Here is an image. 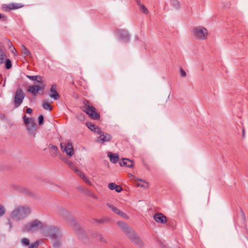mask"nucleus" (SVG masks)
<instances>
[{
  "mask_svg": "<svg viewBox=\"0 0 248 248\" xmlns=\"http://www.w3.org/2000/svg\"><path fill=\"white\" fill-rule=\"evenodd\" d=\"M116 33L119 39L124 42H128L130 38V35L127 31L124 30H119L117 31Z\"/></svg>",
  "mask_w": 248,
  "mask_h": 248,
  "instance_id": "nucleus-10",
  "label": "nucleus"
},
{
  "mask_svg": "<svg viewBox=\"0 0 248 248\" xmlns=\"http://www.w3.org/2000/svg\"><path fill=\"white\" fill-rule=\"evenodd\" d=\"M5 63V68L7 69H9L12 67V62L9 59H5V61L4 62Z\"/></svg>",
  "mask_w": 248,
  "mask_h": 248,
  "instance_id": "nucleus-32",
  "label": "nucleus"
},
{
  "mask_svg": "<svg viewBox=\"0 0 248 248\" xmlns=\"http://www.w3.org/2000/svg\"><path fill=\"white\" fill-rule=\"evenodd\" d=\"M132 241L134 244L140 247V248L143 247L144 246L143 242L138 235L136 236Z\"/></svg>",
  "mask_w": 248,
  "mask_h": 248,
  "instance_id": "nucleus-20",
  "label": "nucleus"
},
{
  "mask_svg": "<svg viewBox=\"0 0 248 248\" xmlns=\"http://www.w3.org/2000/svg\"><path fill=\"white\" fill-rule=\"evenodd\" d=\"M75 172L81 178H82V175H85L82 171H81L78 168H75Z\"/></svg>",
  "mask_w": 248,
  "mask_h": 248,
  "instance_id": "nucleus-38",
  "label": "nucleus"
},
{
  "mask_svg": "<svg viewBox=\"0 0 248 248\" xmlns=\"http://www.w3.org/2000/svg\"><path fill=\"white\" fill-rule=\"evenodd\" d=\"M59 214L66 219L77 232H80L81 228L77 221L71 216L70 214L66 209L60 208L58 209Z\"/></svg>",
  "mask_w": 248,
  "mask_h": 248,
  "instance_id": "nucleus-2",
  "label": "nucleus"
},
{
  "mask_svg": "<svg viewBox=\"0 0 248 248\" xmlns=\"http://www.w3.org/2000/svg\"><path fill=\"white\" fill-rule=\"evenodd\" d=\"M94 132L99 134L100 136L101 135V134L103 133V132L102 131L101 129L98 126H97V127L96 128V130H95Z\"/></svg>",
  "mask_w": 248,
  "mask_h": 248,
  "instance_id": "nucleus-51",
  "label": "nucleus"
},
{
  "mask_svg": "<svg viewBox=\"0 0 248 248\" xmlns=\"http://www.w3.org/2000/svg\"><path fill=\"white\" fill-rule=\"evenodd\" d=\"M108 187L110 190H115L118 193L121 192L123 190V188L121 186L117 185L113 183H109Z\"/></svg>",
  "mask_w": 248,
  "mask_h": 248,
  "instance_id": "nucleus-17",
  "label": "nucleus"
},
{
  "mask_svg": "<svg viewBox=\"0 0 248 248\" xmlns=\"http://www.w3.org/2000/svg\"><path fill=\"white\" fill-rule=\"evenodd\" d=\"M154 220L157 223L164 224L167 222V218L162 213H156L154 216Z\"/></svg>",
  "mask_w": 248,
  "mask_h": 248,
  "instance_id": "nucleus-11",
  "label": "nucleus"
},
{
  "mask_svg": "<svg viewBox=\"0 0 248 248\" xmlns=\"http://www.w3.org/2000/svg\"><path fill=\"white\" fill-rule=\"evenodd\" d=\"M82 178H81L83 181L85 182L88 185H91V182L90 181L88 178L85 175H82Z\"/></svg>",
  "mask_w": 248,
  "mask_h": 248,
  "instance_id": "nucleus-35",
  "label": "nucleus"
},
{
  "mask_svg": "<svg viewBox=\"0 0 248 248\" xmlns=\"http://www.w3.org/2000/svg\"><path fill=\"white\" fill-rule=\"evenodd\" d=\"M108 207L114 213L118 214H119L120 210H119L118 208L114 206L113 205L110 204L109 203H107Z\"/></svg>",
  "mask_w": 248,
  "mask_h": 248,
  "instance_id": "nucleus-27",
  "label": "nucleus"
},
{
  "mask_svg": "<svg viewBox=\"0 0 248 248\" xmlns=\"http://www.w3.org/2000/svg\"><path fill=\"white\" fill-rule=\"evenodd\" d=\"M22 53L24 55H31V53L28 49L24 46H22Z\"/></svg>",
  "mask_w": 248,
  "mask_h": 248,
  "instance_id": "nucleus-31",
  "label": "nucleus"
},
{
  "mask_svg": "<svg viewBox=\"0 0 248 248\" xmlns=\"http://www.w3.org/2000/svg\"><path fill=\"white\" fill-rule=\"evenodd\" d=\"M67 164H68L69 166L73 169L74 171L75 170V168H77L75 164L70 161H67Z\"/></svg>",
  "mask_w": 248,
  "mask_h": 248,
  "instance_id": "nucleus-42",
  "label": "nucleus"
},
{
  "mask_svg": "<svg viewBox=\"0 0 248 248\" xmlns=\"http://www.w3.org/2000/svg\"><path fill=\"white\" fill-rule=\"evenodd\" d=\"M117 215H119L120 216L123 217V218H128V216L127 215L125 214L123 212H122V211H120L119 214H118Z\"/></svg>",
  "mask_w": 248,
  "mask_h": 248,
  "instance_id": "nucleus-45",
  "label": "nucleus"
},
{
  "mask_svg": "<svg viewBox=\"0 0 248 248\" xmlns=\"http://www.w3.org/2000/svg\"><path fill=\"white\" fill-rule=\"evenodd\" d=\"M31 213V208L28 206H20L12 212L11 217L13 219L20 220L25 218Z\"/></svg>",
  "mask_w": 248,
  "mask_h": 248,
  "instance_id": "nucleus-1",
  "label": "nucleus"
},
{
  "mask_svg": "<svg viewBox=\"0 0 248 248\" xmlns=\"http://www.w3.org/2000/svg\"><path fill=\"white\" fill-rule=\"evenodd\" d=\"M6 40L8 42V47L9 49H13L14 50H15V51H16V50L15 49V48L13 46V45H12V42H11V41L9 40V39H8L7 38H6Z\"/></svg>",
  "mask_w": 248,
  "mask_h": 248,
  "instance_id": "nucleus-41",
  "label": "nucleus"
},
{
  "mask_svg": "<svg viewBox=\"0 0 248 248\" xmlns=\"http://www.w3.org/2000/svg\"><path fill=\"white\" fill-rule=\"evenodd\" d=\"M5 6L9 10H11L22 8L24 6V5L19 3H11L8 5H5Z\"/></svg>",
  "mask_w": 248,
  "mask_h": 248,
  "instance_id": "nucleus-15",
  "label": "nucleus"
},
{
  "mask_svg": "<svg viewBox=\"0 0 248 248\" xmlns=\"http://www.w3.org/2000/svg\"><path fill=\"white\" fill-rule=\"evenodd\" d=\"M100 140L102 143H104L106 141H109L111 139V136L109 134L105 133L103 132L100 137Z\"/></svg>",
  "mask_w": 248,
  "mask_h": 248,
  "instance_id": "nucleus-18",
  "label": "nucleus"
},
{
  "mask_svg": "<svg viewBox=\"0 0 248 248\" xmlns=\"http://www.w3.org/2000/svg\"><path fill=\"white\" fill-rule=\"evenodd\" d=\"M22 243L24 246H27L30 245V241L28 238H24L21 240Z\"/></svg>",
  "mask_w": 248,
  "mask_h": 248,
  "instance_id": "nucleus-36",
  "label": "nucleus"
},
{
  "mask_svg": "<svg viewBox=\"0 0 248 248\" xmlns=\"http://www.w3.org/2000/svg\"><path fill=\"white\" fill-rule=\"evenodd\" d=\"M108 220V219L105 218V219H99V220L96 219L95 221H96L97 222H98L99 223H103L104 222H107Z\"/></svg>",
  "mask_w": 248,
  "mask_h": 248,
  "instance_id": "nucleus-49",
  "label": "nucleus"
},
{
  "mask_svg": "<svg viewBox=\"0 0 248 248\" xmlns=\"http://www.w3.org/2000/svg\"><path fill=\"white\" fill-rule=\"evenodd\" d=\"M44 123V117L42 115H41L38 117V124L39 125H42Z\"/></svg>",
  "mask_w": 248,
  "mask_h": 248,
  "instance_id": "nucleus-37",
  "label": "nucleus"
},
{
  "mask_svg": "<svg viewBox=\"0 0 248 248\" xmlns=\"http://www.w3.org/2000/svg\"><path fill=\"white\" fill-rule=\"evenodd\" d=\"M97 238L99 239L101 242L105 243L107 242L106 240L101 235L98 234L97 236Z\"/></svg>",
  "mask_w": 248,
  "mask_h": 248,
  "instance_id": "nucleus-50",
  "label": "nucleus"
},
{
  "mask_svg": "<svg viewBox=\"0 0 248 248\" xmlns=\"http://www.w3.org/2000/svg\"><path fill=\"white\" fill-rule=\"evenodd\" d=\"M36 129V124L33 119H31L30 124L27 126V130L31 134H33Z\"/></svg>",
  "mask_w": 248,
  "mask_h": 248,
  "instance_id": "nucleus-14",
  "label": "nucleus"
},
{
  "mask_svg": "<svg viewBox=\"0 0 248 248\" xmlns=\"http://www.w3.org/2000/svg\"><path fill=\"white\" fill-rule=\"evenodd\" d=\"M42 107L44 109H46V110H49L50 111L52 109V108H51L50 105L48 104V102H44Z\"/></svg>",
  "mask_w": 248,
  "mask_h": 248,
  "instance_id": "nucleus-34",
  "label": "nucleus"
},
{
  "mask_svg": "<svg viewBox=\"0 0 248 248\" xmlns=\"http://www.w3.org/2000/svg\"><path fill=\"white\" fill-rule=\"evenodd\" d=\"M60 146L62 151L63 152L65 153L69 157H71L73 155L74 153V149L71 142L61 143Z\"/></svg>",
  "mask_w": 248,
  "mask_h": 248,
  "instance_id": "nucleus-7",
  "label": "nucleus"
},
{
  "mask_svg": "<svg viewBox=\"0 0 248 248\" xmlns=\"http://www.w3.org/2000/svg\"><path fill=\"white\" fill-rule=\"evenodd\" d=\"M37 92H38L39 94H43L45 89V85L43 84L40 86L37 85Z\"/></svg>",
  "mask_w": 248,
  "mask_h": 248,
  "instance_id": "nucleus-25",
  "label": "nucleus"
},
{
  "mask_svg": "<svg viewBox=\"0 0 248 248\" xmlns=\"http://www.w3.org/2000/svg\"><path fill=\"white\" fill-rule=\"evenodd\" d=\"M170 3L173 8L176 9H178L180 8L179 3L177 0H171Z\"/></svg>",
  "mask_w": 248,
  "mask_h": 248,
  "instance_id": "nucleus-29",
  "label": "nucleus"
},
{
  "mask_svg": "<svg viewBox=\"0 0 248 248\" xmlns=\"http://www.w3.org/2000/svg\"><path fill=\"white\" fill-rule=\"evenodd\" d=\"M49 149L52 151L53 152V154L55 155H57V153H58V148L57 147V146H56V145H54L52 144H49Z\"/></svg>",
  "mask_w": 248,
  "mask_h": 248,
  "instance_id": "nucleus-26",
  "label": "nucleus"
},
{
  "mask_svg": "<svg viewBox=\"0 0 248 248\" xmlns=\"http://www.w3.org/2000/svg\"><path fill=\"white\" fill-rule=\"evenodd\" d=\"M11 49V52H12V53H15V52H16V51H15V50H13V49H12V48H11V49Z\"/></svg>",
  "mask_w": 248,
  "mask_h": 248,
  "instance_id": "nucleus-57",
  "label": "nucleus"
},
{
  "mask_svg": "<svg viewBox=\"0 0 248 248\" xmlns=\"http://www.w3.org/2000/svg\"><path fill=\"white\" fill-rule=\"evenodd\" d=\"M140 181H141V182H143L144 184H139V183H138V184H137V186H140V187H148V184L147 183L144 182L142 180H140Z\"/></svg>",
  "mask_w": 248,
  "mask_h": 248,
  "instance_id": "nucleus-46",
  "label": "nucleus"
},
{
  "mask_svg": "<svg viewBox=\"0 0 248 248\" xmlns=\"http://www.w3.org/2000/svg\"><path fill=\"white\" fill-rule=\"evenodd\" d=\"M136 2H137V5H138L139 7L140 10L143 12V13L146 14L148 13V9L146 8V7L142 4L140 0H135Z\"/></svg>",
  "mask_w": 248,
  "mask_h": 248,
  "instance_id": "nucleus-19",
  "label": "nucleus"
},
{
  "mask_svg": "<svg viewBox=\"0 0 248 248\" xmlns=\"http://www.w3.org/2000/svg\"><path fill=\"white\" fill-rule=\"evenodd\" d=\"M83 104L84 105V106H81L80 107L81 108V109L82 110V108H91V107H92V106H90V102L89 100H86V99H85L84 101H83Z\"/></svg>",
  "mask_w": 248,
  "mask_h": 248,
  "instance_id": "nucleus-30",
  "label": "nucleus"
},
{
  "mask_svg": "<svg viewBox=\"0 0 248 248\" xmlns=\"http://www.w3.org/2000/svg\"><path fill=\"white\" fill-rule=\"evenodd\" d=\"M28 92L34 95H36L37 93V85L29 86L28 89Z\"/></svg>",
  "mask_w": 248,
  "mask_h": 248,
  "instance_id": "nucleus-22",
  "label": "nucleus"
},
{
  "mask_svg": "<svg viewBox=\"0 0 248 248\" xmlns=\"http://www.w3.org/2000/svg\"><path fill=\"white\" fill-rule=\"evenodd\" d=\"M32 110L31 108H27L26 109V113H28V114L31 113L32 112Z\"/></svg>",
  "mask_w": 248,
  "mask_h": 248,
  "instance_id": "nucleus-53",
  "label": "nucleus"
},
{
  "mask_svg": "<svg viewBox=\"0 0 248 248\" xmlns=\"http://www.w3.org/2000/svg\"><path fill=\"white\" fill-rule=\"evenodd\" d=\"M76 118L81 122H83L85 120V116L82 113H78L76 115Z\"/></svg>",
  "mask_w": 248,
  "mask_h": 248,
  "instance_id": "nucleus-33",
  "label": "nucleus"
},
{
  "mask_svg": "<svg viewBox=\"0 0 248 248\" xmlns=\"http://www.w3.org/2000/svg\"><path fill=\"white\" fill-rule=\"evenodd\" d=\"M96 110V108L93 106L88 109L85 108H82V111L89 115L92 119L93 120H98L100 117V113Z\"/></svg>",
  "mask_w": 248,
  "mask_h": 248,
  "instance_id": "nucleus-9",
  "label": "nucleus"
},
{
  "mask_svg": "<svg viewBox=\"0 0 248 248\" xmlns=\"http://www.w3.org/2000/svg\"><path fill=\"white\" fill-rule=\"evenodd\" d=\"M16 188L20 192H26V189L24 187H18L17 186H16Z\"/></svg>",
  "mask_w": 248,
  "mask_h": 248,
  "instance_id": "nucleus-48",
  "label": "nucleus"
},
{
  "mask_svg": "<svg viewBox=\"0 0 248 248\" xmlns=\"http://www.w3.org/2000/svg\"><path fill=\"white\" fill-rule=\"evenodd\" d=\"M47 232L52 239L60 238L62 236V234L59 229L55 226L48 227L47 229Z\"/></svg>",
  "mask_w": 248,
  "mask_h": 248,
  "instance_id": "nucleus-8",
  "label": "nucleus"
},
{
  "mask_svg": "<svg viewBox=\"0 0 248 248\" xmlns=\"http://www.w3.org/2000/svg\"><path fill=\"white\" fill-rule=\"evenodd\" d=\"M119 163L121 167L125 166L130 168L133 166V161L127 158H123L122 160L120 161Z\"/></svg>",
  "mask_w": 248,
  "mask_h": 248,
  "instance_id": "nucleus-13",
  "label": "nucleus"
},
{
  "mask_svg": "<svg viewBox=\"0 0 248 248\" xmlns=\"http://www.w3.org/2000/svg\"><path fill=\"white\" fill-rule=\"evenodd\" d=\"M86 125L92 131H93L96 130V128L97 127V126L96 125L87 122L86 123Z\"/></svg>",
  "mask_w": 248,
  "mask_h": 248,
  "instance_id": "nucleus-28",
  "label": "nucleus"
},
{
  "mask_svg": "<svg viewBox=\"0 0 248 248\" xmlns=\"http://www.w3.org/2000/svg\"><path fill=\"white\" fill-rule=\"evenodd\" d=\"M6 58V55L5 53L2 50L1 48L0 49V64H2L4 60Z\"/></svg>",
  "mask_w": 248,
  "mask_h": 248,
  "instance_id": "nucleus-24",
  "label": "nucleus"
},
{
  "mask_svg": "<svg viewBox=\"0 0 248 248\" xmlns=\"http://www.w3.org/2000/svg\"><path fill=\"white\" fill-rule=\"evenodd\" d=\"M25 96V94L22 89L19 88L16 89L14 98L15 107H18L22 103Z\"/></svg>",
  "mask_w": 248,
  "mask_h": 248,
  "instance_id": "nucleus-5",
  "label": "nucleus"
},
{
  "mask_svg": "<svg viewBox=\"0 0 248 248\" xmlns=\"http://www.w3.org/2000/svg\"><path fill=\"white\" fill-rule=\"evenodd\" d=\"M118 223L123 230L124 232L125 233L127 237L131 240L137 236L136 232L130 228L126 224L123 222H119Z\"/></svg>",
  "mask_w": 248,
  "mask_h": 248,
  "instance_id": "nucleus-6",
  "label": "nucleus"
},
{
  "mask_svg": "<svg viewBox=\"0 0 248 248\" xmlns=\"http://www.w3.org/2000/svg\"><path fill=\"white\" fill-rule=\"evenodd\" d=\"M242 132H243L242 137H243V138H244V137H245V128H243V129H242Z\"/></svg>",
  "mask_w": 248,
  "mask_h": 248,
  "instance_id": "nucleus-56",
  "label": "nucleus"
},
{
  "mask_svg": "<svg viewBox=\"0 0 248 248\" xmlns=\"http://www.w3.org/2000/svg\"><path fill=\"white\" fill-rule=\"evenodd\" d=\"M143 164L144 166L145 167V168L148 170H149V167L148 165L144 162V161H143Z\"/></svg>",
  "mask_w": 248,
  "mask_h": 248,
  "instance_id": "nucleus-55",
  "label": "nucleus"
},
{
  "mask_svg": "<svg viewBox=\"0 0 248 248\" xmlns=\"http://www.w3.org/2000/svg\"><path fill=\"white\" fill-rule=\"evenodd\" d=\"M42 226V223L38 219H35L23 226L22 231L24 232H34L39 229Z\"/></svg>",
  "mask_w": 248,
  "mask_h": 248,
  "instance_id": "nucleus-3",
  "label": "nucleus"
},
{
  "mask_svg": "<svg viewBox=\"0 0 248 248\" xmlns=\"http://www.w3.org/2000/svg\"><path fill=\"white\" fill-rule=\"evenodd\" d=\"M143 164L144 166L145 167V168L148 170H149V167L148 165L144 162V161H143Z\"/></svg>",
  "mask_w": 248,
  "mask_h": 248,
  "instance_id": "nucleus-54",
  "label": "nucleus"
},
{
  "mask_svg": "<svg viewBox=\"0 0 248 248\" xmlns=\"http://www.w3.org/2000/svg\"><path fill=\"white\" fill-rule=\"evenodd\" d=\"M24 123L26 125L29 124L30 123V119L27 118L26 115L24 116L23 117Z\"/></svg>",
  "mask_w": 248,
  "mask_h": 248,
  "instance_id": "nucleus-43",
  "label": "nucleus"
},
{
  "mask_svg": "<svg viewBox=\"0 0 248 248\" xmlns=\"http://www.w3.org/2000/svg\"><path fill=\"white\" fill-rule=\"evenodd\" d=\"M180 72L181 77L184 78L186 77V74L185 71L182 68H180Z\"/></svg>",
  "mask_w": 248,
  "mask_h": 248,
  "instance_id": "nucleus-44",
  "label": "nucleus"
},
{
  "mask_svg": "<svg viewBox=\"0 0 248 248\" xmlns=\"http://www.w3.org/2000/svg\"><path fill=\"white\" fill-rule=\"evenodd\" d=\"M53 240V247L54 248H60L61 247V242L60 238H55Z\"/></svg>",
  "mask_w": 248,
  "mask_h": 248,
  "instance_id": "nucleus-23",
  "label": "nucleus"
},
{
  "mask_svg": "<svg viewBox=\"0 0 248 248\" xmlns=\"http://www.w3.org/2000/svg\"><path fill=\"white\" fill-rule=\"evenodd\" d=\"M5 213V209L4 207L0 204V217H2L4 215Z\"/></svg>",
  "mask_w": 248,
  "mask_h": 248,
  "instance_id": "nucleus-40",
  "label": "nucleus"
},
{
  "mask_svg": "<svg viewBox=\"0 0 248 248\" xmlns=\"http://www.w3.org/2000/svg\"><path fill=\"white\" fill-rule=\"evenodd\" d=\"M240 212H241V216L243 218V219H245V213L243 210V209L241 208H240Z\"/></svg>",
  "mask_w": 248,
  "mask_h": 248,
  "instance_id": "nucleus-52",
  "label": "nucleus"
},
{
  "mask_svg": "<svg viewBox=\"0 0 248 248\" xmlns=\"http://www.w3.org/2000/svg\"><path fill=\"white\" fill-rule=\"evenodd\" d=\"M27 78L30 80L36 81L37 83H41L42 82V78L40 76H29L27 75Z\"/></svg>",
  "mask_w": 248,
  "mask_h": 248,
  "instance_id": "nucleus-21",
  "label": "nucleus"
},
{
  "mask_svg": "<svg viewBox=\"0 0 248 248\" xmlns=\"http://www.w3.org/2000/svg\"><path fill=\"white\" fill-rule=\"evenodd\" d=\"M39 241H36L34 243L30 245L29 248H37L39 246Z\"/></svg>",
  "mask_w": 248,
  "mask_h": 248,
  "instance_id": "nucleus-39",
  "label": "nucleus"
},
{
  "mask_svg": "<svg viewBox=\"0 0 248 248\" xmlns=\"http://www.w3.org/2000/svg\"><path fill=\"white\" fill-rule=\"evenodd\" d=\"M108 156L109 158L110 161L113 163H116L119 159V155L117 154L108 152Z\"/></svg>",
  "mask_w": 248,
  "mask_h": 248,
  "instance_id": "nucleus-16",
  "label": "nucleus"
},
{
  "mask_svg": "<svg viewBox=\"0 0 248 248\" xmlns=\"http://www.w3.org/2000/svg\"><path fill=\"white\" fill-rule=\"evenodd\" d=\"M0 19H1L2 21H6L7 20V17L6 16L2 15L0 13Z\"/></svg>",
  "mask_w": 248,
  "mask_h": 248,
  "instance_id": "nucleus-47",
  "label": "nucleus"
},
{
  "mask_svg": "<svg viewBox=\"0 0 248 248\" xmlns=\"http://www.w3.org/2000/svg\"><path fill=\"white\" fill-rule=\"evenodd\" d=\"M194 36L200 40H204L207 38L208 35L207 30L202 26L196 27L193 29Z\"/></svg>",
  "mask_w": 248,
  "mask_h": 248,
  "instance_id": "nucleus-4",
  "label": "nucleus"
},
{
  "mask_svg": "<svg viewBox=\"0 0 248 248\" xmlns=\"http://www.w3.org/2000/svg\"><path fill=\"white\" fill-rule=\"evenodd\" d=\"M50 97L54 100H58L60 98L59 93L57 91V86L56 84H52L50 88Z\"/></svg>",
  "mask_w": 248,
  "mask_h": 248,
  "instance_id": "nucleus-12",
  "label": "nucleus"
}]
</instances>
